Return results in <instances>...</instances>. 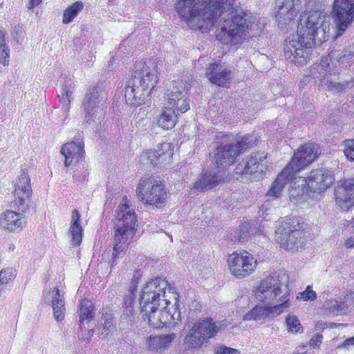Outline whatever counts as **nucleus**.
<instances>
[{
	"label": "nucleus",
	"mask_w": 354,
	"mask_h": 354,
	"mask_svg": "<svg viewBox=\"0 0 354 354\" xmlns=\"http://www.w3.org/2000/svg\"><path fill=\"white\" fill-rule=\"evenodd\" d=\"M176 10L192 30L208 32L218 22L216 39L230 46L243 44L260 30L255 15L234 10L223 0H179Z\"/></svg>",
	"instance_id": "f257e3e1"
},
{
	"label": "nucleus",
	"mask_w": 354,
	"mask_h": 354,
	"mask_svg": "<svg viewBox=\"0 0 354 354\" xmlns=\"http://www.w3.org/2000/svg\"><path fill=\"white\" fill-rule=\"evenodd\" d=\"M330 21L320 10L302 14L297 26V34L286 41L285 58L297 65H304L310 59L311 48L320 46L330 37Z\"/></svg>",
	"instance_id": "f03ea898"
},
{
	"label": "nucleus",
	"mask_w": 354,
	"mask_h": 354,
	"mask_svg": "<svg viewBox=\"0 0 354 354\" xmlns=\"http://www.w3.org/2000/svg\"><path fill=\"white\" fill-rule=\"evenodd\" d=\"M354 61V46H349L342 50H332L323 57L320 63L314 64L310 70V77L319 85H326L331 91H341L344 85L335 81L339 73V68H346Z\"/></svg>",
	"instance_id": "7ed1b4c3"
},
{
	"label": "nucleus",
	"mask_w": 354,
	"mask_h": 354,
	"mask_svg": "<svg viewBox=\"0 0 354 354\" xmlns=\"http://www.w3.org/2000/svg\"><path fill=\"white\" fill-rule=\"evenodd\" d=\"M31 194L30 178L23 172L15 185L14 204L18 212L7 209L0 214V228L3 231L15 233L24 229L26 225L24 213L29 209Z\"/></svg>",
	"instance_id": "20e7f679"
},
{
	"label": "nucleus",
	"mask_w": 354,
	"mask_h": 354,
	"mask_svg": "<svg viewBox=\"0 0 354 354\" xmlns=\"http://www.w3.org/2000/svg\"><path fill=\"white\" fill-rule=\"evenodd\" d=\"M158 81V67L154 61L137 64L134 75L125 87L126 103L131 106L145 104Z\"/></svg>",
	"instance_id": "39448f33"
},
{
	"label": "nucleus",
	"mask_w": 354,
	"mask_h": 354,
	"mask_svg": "<svg viewBox=\"0 0 354 354\" xmlns=\"http://www.w3.org/2000/svg\"><path fill=\"white\" fill-rule=\"evenodd\" d=\"M290 292L288 275L281 272L266 276L253 288V295L258 302L281 306L285 310L290 306Z\"/></svg>",
	"instance_id": "423d86ee"
},
{
	"label": "nucleus",
	"mask_w": 354,
	"mask_h": 354,
	"mask_svg": "<svg viewBox=\"0 0 354 354\" xmlns=\"http://www.w3.org/2000/svg\"><path fill=\"white\" fill-rule=\"evenodd\" d=\"M116 223L114 230L113 261L123 257L136 230L137 216L134 207L127 198L122 200L115 210Z\"/></svg>",
	"instance_id": "0eeeda50"
},
{
	"label": "nucleus",
	"mask_w": 354,
	"mask_h": 354,
	"mask_svg": "<svg viewBox=\"0 0 354 354\" xmlns=\"http://www.w3.org/2000/svg\"><path fill=\"white\" fill-rule=\"evenodd\" d=\"M178 295L165 279L157 277L147 281L143 286L140 299L141 312H149L156 308H168L179 305Z\"/></svg>",
	"instance_id": "6e6552de"
},
{
	"label": "nucleus",
	"mask_w": 354,
	"mask_h": 354,
	"mask_svg": "<svg viewBox=\"0 0 354 354\" xmlns=\"http://www.w3.org/2000/svg\"><path fill=\"white\" fill-rule=\"evenodd\" d=\"M334 180L333 172L323 168L311 171L307 178L295 176L288 189L290 200L297 201L300 196L310 193L324 192Z\"/></svg>",
	"instance_id": "1a4fd4ad"
},
{
	"label": "nucleus",
	"mask_w": 354,
	"mask_h": 354,
	"mask_svg": "<svg viewBox=\"0 0 354 354\" xmlns=\"http://www.w3.org/2000/svg\"><path fill=\"white\" fill-rule=\"evenodd\" d=\"M275 241L286 250L294 251L302 248L306 242V232L302 218H281L275 231Z\"/></svg>",
	"instance_id": "9d476101"
},
{
	"label": "nucleus",
	"mask_w": 354,
	"mask_h": 354,
	"mask_svg": "<svg viewBox=\"0 0 354 354\" xmlns=\"http://www.w3.org/2000/svg\"><path fill=\"white\" fill-rule=\"evenodd\" d=\"M230 138V136L225 135L221 142L216 146V151L211 155L218 167L231 165L238 155L254 144L253 136L250 135L243 136L236 143L231 142Z\"/></svg>",
	"instance_id": "9b49d317"
},
{
	"label": "nucleus",
	"mask_w": 354,
	"mask_h": 354,
	"mask_svg": "<svg viewBox=\"0 0 354 354\" xmlns=\"http://www.w3.org/2000/svg\"><path fill=\"white\" fill-rule=\"evenodd\" d=\"M221 327V322L210 317L200 319L193 323L187 331L183 339L184 344L189 349L200 348L216 335Z\"/></svg>",
	"instance_id": "f8f14e48"
},
{
	"label": "nucleus",
	"mask_w": 354,
	"mask_h": 354,
	"mask_svg": "<svg viewBox=\"0 0 354 354\" xmlns=\"http://www.w3.org/2000/svg\"><path fill=\"white\" fill-rule=\"evenodd\" d=\"M136 196L144 205L162 206L168 198L164 183L153 177L142 178L136 187Z\"/></svg>",
	"instance_id": "ddd939ff"
},
{
	"label": "nucleus",
	"mask_w": 354,
	"mask_h": 354,
	"mask_svg": "<svg viewBox=\"0 0 354 354\" xmlns=\"http://www.w3.org/2000/svg\"><path fill=\"white\" fill-rule=\"evenodd\" d=\"M227 265L232 275L242 279L255 271L257 260L246 250L235 251L227 257Z\"/></svg>",
	"instance_id": "4468645a"
},
{
	"label": "nucleus",
	"mask_w": 354,
	"mask_h": 354,
	"mask_svg": "<svg viewBox=\"0 0 354 354\" xmlns=\"http://www.w3.org/2000/svg\"><path fill=\"white\" fill-rule=\"evenodd\" d=\"M332 17L336 30L334 38H337L344 33L354 21V0H334Z\"/></svg>",
	"instance_id": "2eb2a0df"
},
{
	"label": "nucleus",
	"mask_w": 354,
	"mask_h": 354,
	"mask_svg": "<svg viewBox=\"0 0 354 354\" xmlns=\"http://www.w3.org/2000/svg\"><path fill=\"white\" fill-rule=\"evenodd\" d=\"M142 319L149 325L155 328H160L167 325H176V321L180 319L179 305L172 304L168 308H156L149 312H141Z\"/></svg>",
	"instance_id": "dca6fc26"
},
{
	"label": "nucleus",
	"mask_w": 354,
	"mask_h": 354,
	"mask_svg": "<svg viewBox=\"0 0 354 354\" xmlns=\"http://www.w3.org/2000/svg\"><path fill=\"white\" fill-rule=\"evenodd\" d=\"M165 104L177 113L187 111L189 106L187 93L181 82H173L165 95Z\"/></svg>",
	"instance_id": "f3484780"
},
{
	"label": "nucleus",
	"mask_w": 354,
	"mask_h": 354,
	"mask_svg": "<svg viewBox=\"0 0 354 354\" xmlns=\"http://www.w3.org/2000/svg\"><path fill=\"white\" fill-rule=\"evenodd\" d=\"M319 147L313 143H308L301 146L295 153L291 161L286 167L295 176L306 166L313 162L319 154Z\"/></svg>",
	"instance_id": "a211bd4d"
},
{
	"label": "nucleus",
	"mask_w": 354,
	"mask_h": 354,
	"mask_svg": "<svg viewBox=\"0 0 354 354\" xmlns=\"http://www.w3.org/2000/svg\"><path fill=\"white\" fill-rule=\"evenodd\" d=\"M284 311L281 306H274L269 302H259L243 315V320L264 323L274 319Z\"/></svg>",
	"instance_id": "6ab92c4d"
},
{
	"label": "nucleus",
	"mask_w": 354,
	"mask_h": 354,
	"mask_svg": "<svg viewBox=\"0 0 354 354\" xmlns=\"http://www.w3.org/2000/svg\"><path fill=\"white\" fill-rule=\"evenodd\" d=\"M335 203L342 211L354 206V178L343 179L337 183L335 192Z\"/></svg>",
	"instance_id": "aec40b11"
},
{
	"label": "nucleus",
	"mask_w": 354,
	"mask_h": 354,
	"mask_svg": "<svg viewBox=\"0 0 354 354\" xmlns=\"http://www.w3.org/2000/svg\"><path fill=\"white\" fill-rule=\"evenodd\" d=\"M275 10L279 27L286 29L297 17L299 6L295 0H277Z\"/></svg>",
	"instance_id": "412c9836"
},
{
	"label": "nucleus",
	"mask_w": 354,
	"mask_h": 354,
	"mask_svg": "<svg viewBox=\"0 0 354 354\" xmlns=\"http://www.w3.org/2000/svg\"><path fill=\"white\" fill-rule=\"evenodd\" d=\"M104 98L105 93L101 87L97 86L89 89L83 102L84 120L86 122H90L93 116H97V113L101 108L100 104Z\"/></svg>",
	"instance_id": "4be33fe9"
},
{
	"label": "nucleus",
	"mask_w": 354,
	"mask_h": 354,
	"mask_svg": "<svg viewBox=\"0 0 354 354\" xmlns=\"http://www.w3.org/2000/svg\"><path fill=\"white\" fill-rule=\"evenodd\" d=\"M174 146L169 142L161 144L157 150H147L143 151L140 157V161L144 165H157L169 161L174 154Z\"/></svg>",
	"instance_id": "5701e85b"
},
{
	"label": "nucleus",
	"mask_w": 354,
	"mask_h": 354,
	"mask_svg": "<svg viewBox=\"0 0 354 354\" xmlns=\"http://www.w3.org/2000/svg\"><path fill=\"white\" fill-rule=\"evenodd\" d=\"M44 297L46 300L50 301L54 319L57 322L62 321L65 317L66 313L64 290L54 287L52 290L44 291Z\"/></svg>",
	"instance_id": "b1692460"
},
{
	"label": "nucleus",
	"mask_w": 354,
	"mask_h": 354,
	"mask_svg": "<svg viewBox=\"0 0 354 354\" xmlns=\"http://www.w3.org/2000/svg\"><path fill=\"white\" fill-rule=\"evenodd\" d=\"M176 337L174 333L151 335L145 339V348L151 352L163 353L171 347Z\"/></svg>",
	"instance_id": "393cba45"
},
{
	"label": "nucleus",
	"mask_w": 354,
	"mask_h": 354,
	"mask_svg": "<svg viewBox=\"0 0 354 354\" xmlns=\"http://www.w3.org/2000/svg\"><path fill=\"white\" fill-rule=\"evenodd\" d=\"M84 143L82 140L71 141L62 145L60 153L64 156V165L69 167L82 160L84 156Z\"/></svg>",
	"instance_id": "a878e982"
},
{
	"label": "nucleus",
	"mask_w": 354,
	"mask_h": 354,
	"mask_svg": "<svg viewBox=\"0 0 354 354\" xmlns=\"http://www.w3.org/2000/svg\"><path fill=\"white\" fill-rule=\"evenodd\" d=\"M223 180V176L219 171L203 170L200 178L193 183L192 189L205 192L218 186Z\"/></svg>",
	"instance_id": "bb28decb"
},
{
	"label": "nucleus",
	"mask_w": 354,
	"mask_h": 354,
	"mask_svg": "<svg viewBox=\"0 0 354 354\" xmlns=\"http://www.w3.org/2000/svg\"><path fill=\"white\" fill-rule=\"evenodd\" d=\"M295 178V176L289 170V167H286L273 181L266 196L279 198L281 195L282 190L285 185L288 183H290V185Z\"/></svg>",
	"instance_id": "cd10ccee"
},
{
	"label": "nucleus",
	"mask_w": 354,
	"mask_h": 354,
	"mask_svg": "<svg viewBox=\"0 0 354 354\" xmlns=\"http://www.w3.org/2000/svg\"><path fill=\"white\" fill-rule=\"evenodd\" d=\"M206 76L212 84L219 86H227L232 77V74L230 71L214 63L207 69Z\"/></svg>",
	"instance_id": "c85d7f7f"
},
{
	"label": "nucleus",
	"mask_w": 354,
	"mask_h": 354,
	"mask_svg": "<svg viewBox=\"0 0 354 354\" xmlns=\"http://www.w3.org/2000/svg\"><path fill=\"white\" fill-rule=\"evenodd\" d=\"M116 330V324L113 314L108 310H102V317L97 326L100 337L110 340L113 338Z\"/></svg>",
	"instance_id": "c756f323"
},
{
	"label": "nucleus",
	"mask_w": 354,
	"mask_h": 354,
	"mask_svg": "<svg viewBox=\"0 0 354 354\" xmlns=\"http://www.w3.org/2000/svg\"><path fill=\"white\" fill-rule=\"evenodd\" d=\"M81 215L77 209H73L71 213V219L68 235L73 246L80 245L83 236V227L80 224Z\"/></svg>",
	"instance_id": "7c9ffc66"
},
{
	"label": "nucleus",
	"mask_w": 354,
	"mask_h": 354,
	"mask_svg": "<svg viewBox=\"0 0 354 354\" xmlns=\"http://www.w3.org/2000/svg\"><path fill=\"white\" fill-rule=\"evenodd\" d=\"M266 156L263 153H252L244 165L241 171L243 174H262L265 167Z\"/></svg>",
	"instance_id": "2f4dec72"
},
{
	"label": "nucleus",
	"mask_w": 354,
	"mask_h": 354,
	"mask_svg": "<svg viewBox=\"0 0 354 354\" xmlns=\"http://www.w3.org/2000/svg\"><path fill=\"white\" fill-rule=\"evenodd\" d=\"M95 306L93 302L88 299H83L79 304V328H82L85 323L91 321L94 316Z\"/></svg>",
	"instance_id": "473e14b6"
},
{
	"label": "nucleus",
	"mask_w": 354,
	"mask_h": 354,
	"mask_svg": "<svg viewBox=\"0 0 354 354\" xmlns=\"http://www.w3.org/2000/svg\"><path fill=\"white\" fill-rule=\"evenodd\" d=\"M177 112L165 106L160 114L157 124L163 129H171L177 122Z\"/></svg>",
	"instance_id": "72a5a7b5"
},
{
	"label": "nucleus",
	"mask_w": 354,
	"mask_h": 354,
	"mask_svg": "<svg viewBox=\"0 0 354 354\" xmlns=\"http://www.w3.org/2000/svg\"><path fill=\"white\" fill-rule=\"evenodd\" d=\"M325 314L329 316H335L344 312L347 308L346 304L341 298L339 299L328 300L324 304Z\"/></svg>",
	"instance_id": "f704fd0d"
},
{
	"label": "nucleus",
	"mask_w": 354,
	"mask_h": 354,
	"mask_svg": "<svg viewBox=\"0 0 354 354\" xmlns=\"http://www.w3.org/2000/svg\"><path fill=\"white\" fill-rule=\"evenodd\" d=\"M83 8L84 5L82 1H76L67 8L63 14V23L65 24L71 23L77 16L78 13L82 10Z\"/></svg>",
	"instance_id": "c9c22d12"
},
{
	"label": "nucleus",
	"mask_w": 354,
	"mask_h": 354,
	"mask_svg": "<svg viewBox=\"0 0 354 354\" xmlns=\"http://www.w3.org/2000/svg\"><path fill=\"white\" fill-rule=\"evenodd\" d=\"M73 89L71 86H64L59 95V101L62 104V109L68 112L70 109L71 102L73 99Z\"/></svg>",
	"instance_id": "e433bc0d"
},
{
	"label": "nucleus",
	"mask_w": 354,
	"mask_h": 354,
	"mask_svg": "<svg viewBox=\"0 0 354 354\" xmlns=\"http://www.w3.org/2000/svg\"><path fill=\"white\" fill-rule=\"evenodd\" d=\"M10 49L6 45L4 30L0 28V62L3 66L9 63Z\"/></svg>",
	"instance_id": "4c0bfd02"
},
{
	"label": "nucleus",
	"mask_w": 354,
	"mask_h": 354,
	"mask_svg": "<svg viewBox=\"0 0 354 354\" xmlns=\"http://www.w3.org/2000/svg\"><path fill=\"white\" fill-rule=\"evenodd\" d=\"M286 323L289 332L292 333H301L303 332L300 322L295 315H288L286 318Z\"/></svg>",
	"instance_id": "58836bf2"
},
{
	"label": "nucleus",
	"mask_w": 354,
	"mask_h": 354,
	"mask_svg": "<svg viewBox=\"0 0 354 354\" xmlns=\"http://www.w3.org/2000/svg\"><path fill=\"white\" fill-rule=\"evenodd\" d=\"M249 229L250 223H242L239 226L238 232H236V234L234 236V240L240 243H244L247 241L250 236Z\"/></svg>",
	"instance_id": "ea45409f"
},
{
	"label": "nucleus",
	"mask_w": 354,
	"mask_h": 354,
	"mask_svg": "<svg viewBox=\"0 0 354 354\" xmlns=\"http://www.w3.org/2000/svg\"><path fill=\"white\" fill-rule=\"evenodd\" d=\"M16 271L11 268L0 271V284L6 285L12 281L16 277Z\"/></svg>",
	"instance_id": "a19ab883"
},
{
	"label": "nucleus",
	"mask_w": 354,
	"mask_h": 354,
	"mask_svg": "<svg viewBox=\"0 0 354 354\" xmlns=\"http://www.w3.org/2000/svg\"><path fill=\"white\" fill-rule=\"evenodd\" d=\"M344 147V153L347 160L354 162V139L345 140Z\"/></svg>",
	"instance_id": "79ce46f5"
},
{
	"label": "nucleus",
	"mask_w": 354,
	"mask_h": 354,
	"mask_svg": "<svg viewBox=\"0 0 354 354\" xmlns=\"http://www.w3.org/2000/svg\"><path fill=\"white\" fill-rule=\"evenodd\" d=\"M316 297L317 294L312 290L310 286H308L304 291L299 292L297 296V299L304 301H313Z\"/></svg>",
	"instance_id": "37998d69"
},
{
	"label": "nucleus",
	"mask_w": 354,
	"mask_h": 354,
	"mask_svg": "<svg viewBox=\"0 0 354 354\" xmlns=\"http://www.w3.org/2000/svg\"><path fill=\"white\" fill-rule=\"evenodd\" d=\"M80 331L78 332V338L80 340L86 341L88 342L93 335V330L92 329H87L84 325L82 328H79Z\"/></svg>",
	"instance_id": "c03bdc74"
},
{
	"label": "nucleus",
	"mask_w": 354,
	"mask_h": 354,
	"mask_svg": "<svg viewBox=\"0 0 354 354\" xmlns=\"http://www.w3.org/2000/svg\"><path fill=\"white\" fill-rule=\"evenodd\" d=\"M135 298L132 295L127 296L124 299V307L125 313L129 315H131L133 311L134 304H135Z\"/></svg>",
	"instance_id": "a18cd8bd"
},
{
	"label": "nucleus",
	"mask_w": 354,
	"mask_h": 354,
	"mask_svg": "<svg viewBox=\"0 0 354 354\" xmlns=\"http://www.w3.org/2000/svg\"><path fill=\"white\" fill-rule=\"evenodd\" d=\"M141 274L138 271H136L133 275L131 285L129 288V295L136 297V292L137 291L138 284L139 283V279Z\"/></svg>",
	"instance_id": "49530a36"
},
{
	"label": "nucleus",
	"mask_w": 354,
	"mask_h": 354,
	"mask_svg": "<svg viewBox=\"0 0 354 354\" xmlns=\"http://www.w3.org/2000/svg\"><path fill=\"white\" fill-rule=\"evenodd\" d=\"M216 354H240V351L238 349L227 347L226 346H222L215 349Z\"/></svg>",
	"instance_id": "de8ad7c7"
},
{
	"label": "nucleus",
	"mask_w": 354,
	"mask_h": 354,
	"mask_svg": "<svg viewBox=\"0 0 354 354\" xmlns=\"http://www.w3.org/2000/svg\"><path fill=\"white\" fill-rule=\"evenodd\" d=\"M322 335L320 334L315 335L309 342L310 346L313 348H319L322 343Z\"/></svg>",
	"instance_id": "09e8293b"
},
{
	"label": "nucleus",
	"mask_w": 354,
	"mask_h": 354,
	"mask_svg": "<svg viewBox=\"0 0 354 354\" xmlns=\"http://www.w3.org/2000/svg\"><path fill=\"white\" fill-rule=\"evenodd\" d=\"M351 346H354V336L346 339L339 346V348H348Z\"/></svg>",
	"instance_id": "8fccbe9b"
},
{
	"label": "nucleus",
	"mask_w": 354,
	"mask_h": 354,
	"mask_svg": "<svg viewBox=\"0 0 354 354\" xmlns=\"http://www.w3.org/2000/svg\"><path fill=\"white\" fill-rule=\"evenodd\" d=\"M42 2V0H29L26 6L28 10H32L39 6Z\"/></svg>",
	"instance_id": "3c124183"
},
{
	"label": "nucleus",
	"mask_w": 354,
	"mask_h": 354,
	"mask_svg": "<svg viewBox=\"0 0 354 354\" xmlns=\"http://www.w3.org/2000/svg\"><path fill=\"white\" fill-rule=\"evenodd\" d=\"M88 176V172H84V174H82L81 176H79L77 174H74L73 178L75 180H85L86 179V177Z\"/></svg>",
	"instance_id": "603ef678"
},
{
	"label": "nucleus",
	"mask_w": 354,
	"mask_h": 354,
	"mask_svg": "<svg viewBox=\"0 0 354 354\" xmlns=\"http://www.w3.org/2000/svg\"><path fill=\"white\" fill-rule=\"evenodd\" d=\"M269 205V203L268 201H266L261 206V209L262 211H263L264 209L266 210L267 209V207Z\"/></svg>",
	"instance_id": "864d4df0"
},
{
	"label": "nucleus",
	"mask_w": 354,
	"mask_h": 354,
	"mask_svg": "<svg viewBox=\"0 0 354 354\" xmlns=\"http://www.w3.org/2000/svg\"><path fill=\"white\" fill-rule=\"evenodd\" d=\"M317 0H308V4H312V6H317Z\"/></svg>",
	"instance_id": "5fc2aeb1"
},
{
	"label": "nucleus",
	"mask_w": 354,
	"mask_h": 354,
	"mask_svg": "<svg viewBox=\"0 0 354 354\" xmlns=\"http://www.w3.org/2000/svg\"><path fill=\"white\" fill-rule=\"evenodd\" d=\"M350 225L354 228V217L351 220Z\"/></svg>",
	"instance_id": "6e6d98bb"
},
{
	"label": "nucleus",
	"mask_w": 354,
	"mask_h": 354,
	"mask_svg": "<svg viewBox=\"0 0 354 354\" xmlns=\"http://www.w3.org/2000/svg\"><path fill=\"white\" fill-rule=\"evenodd\" d=\"M293 354H306V353H298V352H295V353H293Z\"/></svg>",
	"instance_id": "4d7b16f0"
},
{
	"label": "nucleus",
	"mask_w": 354,
	"mask_h": 354,
	"mask_svg": "<svg viewBox=\"0 0 354 354\" xmlns=\"http://www.w3.org/2000/svg\"><path fill=\"white\" fill-rule=\"evenodd\" d=\"M0 63H1V64H2V62H0Z\"/></svg>",
	"instance_id": "13d9d810"
}]
</instances>
